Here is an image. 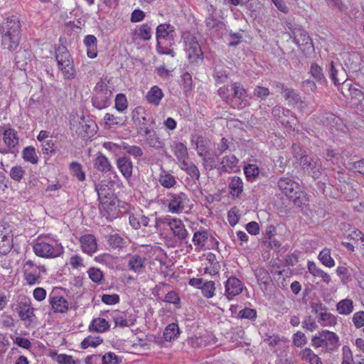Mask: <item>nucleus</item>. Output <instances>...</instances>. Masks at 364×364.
<instances>
[{
  "mask_svg": "<svg viewBox=\"0 0 364 364\" xmlns=\"http://www.w3.org/2000/svg\"><path fill=\"white\" fill-rule=\"evenodd\" d=\"M278 187L295 205L301 207L306 204V194L301 190L299 183L294 180L285 177L281 178L278 181Z\"/></svg>",
  "mask_w": 364,
  "mask_h": 364,
  "instance_id": "7ed1b4c3",
  "label": "nucleus"
},
{
  "mask_svg": "<svg viewBox=\"0 0 364 364\" xmlns=\"http://www.w3.org/2000/svg\"><path fill=\"white\" fill-rule=\"evenodd\" d=\"M308 270L314 277L321 278L325 283L328 284L331 282L330 275L318 268L315 262H308Z\"/></svg>",
  "mask_w": 364,
  "mask_h": 364,
  "instance_id": "c756f323",
  "label": "nucleus"
},
{
  "mask_svg": "<svg viewBox=\"0 0 364 364\" xmlns=\"http://www.w3.org/2000/svg\"><path fill=\"white\" fill-rule=\"evenodd\" d=\"M353 309V302L350 299H342L336 304V310L341 315L350 314Z\"/></svg>",
  "mask_w": 364,
  "mask_h": 364,
  "instance_id": "473e14b6",
  "label": "nucleus"
},
{
  "mask_svg": "<svg viewBox=\"0 0 364 364\" xmlns=\"http://www.w3.org/2000/svg\"><path fill=\"white\" fill-rule=\"evenodd\" d=\"M318 322L323 327H332L336 325L337 318L336 316L326 310L317 318Z\"/></svg>",
  "mask_w": 364,
  "mask_h": 364,
  "instance_id": "7c9ffc66",
  "label": "nucleus"
},
{
  "mask_svg": "<svg viewBox=\"0 0 364 364\" xmlns=\"http://www.w3.org/2000/svg\"><path fill=\"white\" fill-rule=\"evenodd\" d=\"M171 151L178 159H186L188 155L187 147L182 142L175 143L172 146Z\"/></svg>",
  "mask_w": 364,
  "mask_h": 364,
  "instance_id": "4c0bfd02",
  "label": "nucleus"
},
{
  "mask_svg": "<svg viewBox=\"0 0 364 364\" xmlns=\"http://www.w3.org/2000/svg\"><path fill=\"white\" fill-rule=\"evenodd\" d=\"M244 172L248 180H253L259 175V168L255 164L245 166Z\"/></svg>",
  "mask_w": 364,
  "mask_h": 364,
  "instance_id": "052dcab7",
  "label": "nucleus"
},
{
  "mask_svg": "<svg viewBox=\"0 0 364 364\" xmlns=\"http://www.w3.org/2000/svg\"><path fill=\"white\" fill-rule=\"evenodd\" d=\"M229 75L228 68L222 63L215 65L214 68L213 77L217 83L224 82Z\"/></svg>",
  "mask_w": 364,
  "mask_h": 364,
  "instance_id": "2f4dec72",
  "label": "nucleus"
},
{
  "mask_svg": "<svg viewBox=\"0 0 364 364\" xmlns=\"http://www.w3.org/2000/svg\"><path fill=\"white\" fill-rule=\"evenodd\" d=\"M103 339L100 336H91L86 337L81 343V347L82 348H87L88 347H97L101 343Z\"/></svg>",
  "mask_w": 364,
  "mask_h": 364,
  "instance_id": "09e8293b",
  "label": "nucleus"
},
{
  "mask_svg": "<svg viewBox=\"0 0 364 364\" xmlns=\"http://www.w3.org/2000/svg\"><path fill=\"white\" fill-rule=\"evenodd\" d=\"M176 32L174 26L169 23H160L156 28V49L160 55H167L174 60L176 53L171 48L174 44Z\"/></svg>",
  "mask_w": 364,
  "mask_h": 364,
  "instance_id": "f03ea898",
  "label": "nucleus"
},
{
  "mask_svg": "<svg viewBox=\"0 0 364 364\" xmlns=\"http://www.w3.org/2000/svg\"><path fill=\"white\" fill-rule=\"evenodd\" d=\"M301 324L304 329L310 331L311 332H313L318 328V325L316 324L315 319L311 316H305Z\"/></svg>",
  "mask_w": 364,
  "mask_h": 364,
  "instance_id": "bf43d9fd",
  "label": "nucleus"
},
{
  "mask_svg": "<svg viewBox=\"0 0 364 364\" xmlns=\"http://www.w3.org/2000/svg\"><path fill=\"white\" fill-rule=\"evenodd\" d=\"M110 324L104 318H94L89 325V331H95L98 333H105L109 330Z\"/></svg>",
  "mask_w": 364,
  "mask_h": 364,
  "instance_id": "393cba45",
  "label": "nucleus"
},
{
  "mask_svg": "<svg viewBox=\"0 0 364 364\" xmlns=\"http://www.w3.org/2000/svg\"><path fill=\"white\" fill-rule=\"evenodd\" d=\"M128 260L127 267L130 271L135 273H141L145 267L146 258L140 255H129L127 257Z\"/></svg>",
  "mask_w": 364,
  "mask_h": 364,
  "instance_id": "a211bd4d",
  "label": "nucleus"
},
{
  "mask_svg": "<svg viewBox=\"0 0 364 364\" xmlns=\"http://www.w3.org/2000/svg\"><path fill=\"white\" fill-rule=\"evenodd\" d=\"M49 301L55 313H65L68 310V301L63 296L53 292L49 296Z\"/></svg>",
  "mask_w": 364,
  "mask_h": 364,
  "instance_id": "6ab92c4d",
  "label": "nucleus"
},
{
  "mask_svg": "<svg viewBox=\"0 0 364 364\" xmlns=\"http://www.w3.org/2000/svg\"><path fill=\"white\" fill-rule=\"evenodd\" d=\"M244 285L242 282L235 277H229L225 284V294L228 299L242 293Z\"/></svg>",
  "mask_w": 364,
  "mask_h": 364,
  "instance_id": "2eb2a0df",
  "label": "nucleus"
},
{
  "mask_svg": "<svg viewBox=\"0 0 364 364\" xmlns=\"http://www.w3.org/2000/svg\"><path fill=\"white\" fill-rule=\"evenodd\" d=\"M23 279L30 286L40 284L41 279L40 269H24Z\"/></svg>",
  "mask_w": 364,
  "mask_h": 364,
  "instance_id": "c85d7f7f",
  "label": "nucleus"
},
{
  "mask_svg": "<svg viewBox=\"0 0 364 364\" xmlns=\"http://www.w3.org/2000/svg\"><path fill=\"white\" fill-rule=\"evenodd\" d=\"M160 223L167 224L172 231L173 235L179 240H185L188 237V232L181 220L176 218H172L171 217H166L163 218H155L154 226L156 228H158V225Z\"/></svg>",
  "mask_w": 364,
  "mask_h": 364,
  "instance_id": "1a4fd4ad",
  "label": "nucleus"
},
{
  "mask_svg": "<svg viewBox=\"0 0 364 364\" xmlns=\"http://www.w3.org/2000/svg\"><path fill=\"white\" fill-rule=\"evenodd\" d=\"M202 293L207 298H212L215 290V283L213 281L205 282L201 287Z\"/></svg>",
  "mask_w": 364,
  "mask_h": 364,
  "instance_id": "4d7b16f0",
  "label": "nucleus"
},
{
  "mask_svg": "<svg viewBox=\"0 0 364 364\" xmlns=\"http://www.w3.org/2000/svg\"><path fill=\"white\" fill-rule=\"evenodd\" d=\"M95 188L100 202L106 200L108 198V196L110 195L109 189L107 185L98 184L96 185Z\"/></svg>",
  "mask_w": 364,
  "mask_h": 364,
  "instance_id": "e2e57ef3",
  "label": "nucleus"
},
{
  "mask_svg": "<svg viewBox=\"0 0 364 364\" xmlns=\"http://www.w3.org/2000/svg\"><path fill=\"white\" fill-rule=\"evenodd\" d=\"M173 63L168 62L166 64H163L156 68L157 74L161 77H167L169 75V73L173 70Z\"/></svg>",
  "mask_w": 364,
  "mask_h": 364,
  "instance_id": "13d9d810",
  "label": "nucleus"
},
{
  "mask_svg": "<svg viewBox=\"0 0 364 364\" xmlns=\"http://www.w3.org/2000/svg\"><path fill=\"white\" fill-rule=\"evenodd\" d=\"M257 316V314L256 310L247 307L240 310L238 313V318L242 319H248L252 321H255Z\"/></svg>",
  "mask_w": 364,
  "mask_h": 364,
  "instance_id": "3c124183",
  "label": "nucleus"
},
{
  "mask_svg": "<svg viewBox=\"0 0 364 364\" xmlns=\"http://www.w3.org/2000/svg\"><path fill=\"white\" fill-rule=\"evenodd\" d=\"M103 119L105 124L109 127L122 125L124 124L122 117L116 116L111 113H106Z\"/></svg>",
  "mask_w": 364,
  "mask_h": 364,
  "instance_id": "8fccbe9b",
  "label": "nucleus"
},
{
  "mask_svg": "<svg viewBox=\"0 0 364 364\" xmlns=\"http://www.w3.org/2000/svg\"><path fill=\"white\" fill-rule=\"evenodd\" d=\"M319 161H304V164H300L305 172L311 175L314 178H318L321 174V165Z\"/></svg>",
  "mask_w": 364,
  "mask_h": 364,
  "instance_id": "b1692460",
  "label": "nucleus"
},
{
  "mask_svg": "<svg viewBox=\"0 0 364 364\" xmlns=\"http://www.w3.org/2000/svg\"><path fill=\"white\" fill-rule=\"evenodd\" d=\"M229 188L230 190V193L232 196H238L243 190V183L242 179L237 176L233 177L229 183Z\"/></svg>",
  "mask_w": 364,
  "mask_h": 364,
  "instance_id": "58836bf2",
  "label": "nucleus"
},
{
  "mask_svg": "<svg viewBox=\"0 0 364 364\" xmlns=\"http://www.w3.org/2000/svg\"><path fill=\"white\" fill-rule=\"evenodd\" d=\"M55 60L58 68L61 71L65 79L75 77V70L73 60L67 48L59 45L55 49Z\"/></svg>",
  "mask_w": 364,
  "mask_h": 364,
  "instance_id": "39448f33",
  "label": "nucleus"
},
{
  "mask_svg": "<svg viewBox=\"0 0 364 364\" xmlns=\"http://www.w3.org/2000/svg\"><path fill=\"white\" fill-rule=\"evenodd\" d=\"M13 247L11 230L6 223H0V255H6Z\"/></svg>",
  "mask_w": 364,
  "mask_h": 364,
  "instance_id": "ddd939ff",
  "label": "nucleus"
},
{
  "mask_svg": "<svg viewBox=\"0 0 364 364\" xmlns=\"http://www.w3.org/2000/svg\"><path fill=\"white\" fill-rule=\"evenodd\" d=\"M119 359L114 353L108 352L102 356V364H119Z\"/></svg>",
  "mask_w": 364,
  "mask_h": 364,
  "instance_id": "774afa93",
  "label": "nucleus"
},
{
  "mask_svg": "<svg viewBox=\"0 0 364 364\" xmlns=\"http://www.w3.org/2000/svg\"><path fill=\"white\" fill-rule=\"evenodd\" d=\"M292 343L296 347L301 348L307 343V338L301 331H297L292 336Z\"/></svg>",
  "mask_w": 364,
  "mask_h": 364,
  "instance_id": "864d4df0",
  "label": "nucleus"
},
{
  "mask_svg": "<svg viewBox=\"0 0 364 364\" xmlns=\"http://www.w3.org/2000/svg\"><path fill=\"white\" fill-rule=\"evenodd\" d=\"M318 259L327 267H333L335 265V262L331 256V250L328 248H324L320 252Z\"/></svg>",
  "mask_w": 364,
  "mask_h": 364,
  "instance_id": "a19ab883",
  "label": "nucleus"
},
{
  "mask_svg": "<svg viewBox=\"0 0 364 364\" xmlns=\"http://www.w3.org/2000/svg\"><path fill=\"white\" fill-rule=\"evenodd\" d=\"M80 244L82 250L89 255L96 252L97 245L94 235L88 234L80 237Z\"/></svg>",
  "mask_w": 364,
  "mask_h": 364,
  "instance_id": "aec40b11",
  "label": "nucleus"
},
{
  "mask_svg": "<svg viewBox=\"0 0 364 364\" xmlns=\"http://www.w3.org/2000/svg\"><path fill=\"white\" fill-rule=\"evenodd\" d=\"M25 175V170L20 166H15L11 168L10 177L16 181H20Z\"/></svg>",
  "mask_w": 364,
  "mask_h": 364,
  "instance_id": "69168bd1",
  "label": "nucleus"
},
{
  "mask_svg": "<svg viewBox=\"0 0 364 364\" xmlns=\"http://www.w3.org/2000/svg\"><path fill=\"white\" fill-rule=\"evenodd\" d=\"M309 73L317 82L325 81L323 69L316 63H312L310 67Z\"/></svg>",
  "mask_w": 364,
  "mask_h": 364,
  "instance_id": "c03bdc74",
  "label": "nucleus"
},
{
  "mask_svg": "<svg viewBox=\"0 0 364 364\" xmlns=\"http://www.w3.org/2000/svg\"><path fill=\"white\" fill-rule=\"evenodd\" d=\"M310 307L311 309V312L314 313L317 318L320 316V314H323L326 310H328L326 306L322 304L321 301L310 302Z\"/></svg>",
  "mask_w": 364,
  "mask_h": 364,
  "instance_id": "0e129e2a",
  "label": "nucleus"
},
{
  "mask_svg": "<svg viewBox=\"0 0 364 364\" xmlns=\"http://www.w3.org/2000/svg\"><path fill=\"white\" fill-rule=\"evenodd\" d=\"M181 38L184 43V50L191 63L203 60V53L196 38L190 31H183Z\"/></svg>",
  "mask_w": 364,
  "mask_h": 364,
  "instance_id": "423d86ee",
  "label": "nucleus"
},
{
  "mask_svg": "<svg viewBox=\"0 0 364 364\" xmlns=\"http://www.w3.org/2000/svg\"><path fill=\"white\" fill-rule=\"evenodd\" d=\"M330 77L333 82L334 85H338L343 83L346 81L345 75H343L342 77H339L338 75V70L336 69L334 63H331L330 66Z\"/></svg>",
  "mask_w": 364,
  "mask_h": 364,
  "instance_id": "680f3d73",
  "label": "nucleus"
},
{
  "mask_svg": "<svg viewBox=\"0 0 364 364\" xmlns=\"http://www.w3.org/2000/svg\"><path fill=\"white\" fill-rule=\"evenodd\" d=\"M83 43L87 49V55L89 58L93 59L97 56V39L94 35L85 36Z\"/></svg>",
  "mask_w": 364,
  "mask_h": 364,
  "instance_id": "4be33fe9",
  "label": "nucleus"
},
{
  "mask_svg": "<svg viewBox=\"0 0 364 364\" xmlns=\"http://www.w3.org/2000/svg\"><path fill=\"white\" fill-rule=\"evenodd\" d=\"M117 166L122 175L129 178L132 173L133 166L131 161H117Z\"/></svg>",
  "mask_w": 364,
  "mask_h": 364,
  "instance_id": "37998d69",
  "label": "nucleus"
},
{
  "mask_svg": "<svg viewBox=\"0 0 364 364\" xmlns=\"http://www.w3.org/2000/svg\"><path fill=\"white\" fill-rule=\"evenodd\" d=\"M87 273L90 279L95 283H100L103 278V274L98 268H90Z\"/></svg>",
  "mask_w": 364,
  "mask_h": 364,
  "instance_id": "338daca9",
  "label": "nucleus"
},
{
  "mask_svg": "<svg viewBox=\"0 0 364 364\" xmlns=\"http://www.w3.org/2000/svg\"><path fill=\"white\" fill-rule=\"evenodd\" d=\"M122 149L125 153L134 158L141 157L143 155L142 149L138 146L123 144Z\"/></svg>",
  "mask_w": 364,
  "mask_h": 364,
  "instance_id": "603ef678",
  "label": "nucleus"
},
{
  "mask_svg": "<svg viewBox=\"0 0 364 364\" xmlns=\"http://www.w3.org/2000/svg\"><path fill=\"white\" fill-rule=\"evenodd\" d=\"M208 233L206 230L198 231L194 233L193 242L196 246V249L200 250L205 245V242L208 240Z\"/></svg>",
  "mask_w": 364,
  "mask_h": 364,
  "instance_id": "ea45409f",
  "label": "nucleus"
},
{
  "mask_svg": "<svg viewBox=\"0 0 364 364\" xmlns=\"http://www.w3.org/2000/svg\"><path fill=\"white\" fill-rule=\"evenodd\" d=\"M35 254L41 257L54 258L63 252V246L57 242H48L38 239L33 247Z\"/></svg>",
  "mask_w": 364,
  "mask_h": 364,
  "instance_id": "6e6552de",
  "label": "nucleus"
},
{
  "mask_svg": "<svg viewBox=\"0 0 364 364\" xmlns=\"http://www.w3.org/2000/svg\"><path fill=\"white\" fill-rule=\"evenodd\" d=\"M283 97L289 105L300 104V109L306 107V103L301 99L299 95L292 88H287L282 93Z\"/></svg>",
  "mask_w": 364,
  "mask_h": 364,
  "instance_id": "bb28decb",
  "label": "nucleus"
},
{
  "mask_svg": "<svg viewBox=\"0 0 364 364\" xmlns=\"http://www.w3.org/2000/svg\"><path fill=\"white\" fill-rule=\"evenodd\" d=\"M311 345L314 348H323L324 353H333L336 351L339 346V337L333 332L328 330L318 331L312 336Z\"/></svg>",
  "mask_w": 364,
  "mask_h": 364,
  "instance_id": "20e7f679",
  "label": "nucleus"
},
{
  "mask_svg": "<svg viewBox=\"0 0 364 364\" xmlns=\"http://www.w3.org/2000/svg\"><path fill=\"white\" fill-rule=\"evenodd\" d=\"M181 86L183 87V90L186 94V95H188V93L192 90L193 88V79L192 75L189 73H184L181 76Z\"/></svg>",
  "mask_w": 364,
  "mask_h": 364,
  "instance_id": "a18cd8bd",
  "label": "nucleus"
},
{
  "mask_svg": "<svg viewBox=\"0 0 364 364\" xmlns=\"http://www.w3.org/2000/svg\"><path fill=\"white\" fill-rule=\"evenodd\" d=\"M180 166L185 170L193 180H198L200 177V171L198 167L191 161H179Z\"/></svg>",
  "mask_w": 364,
  "mask_h": 364,
  "instance_id": "72a5a7b5",
  "label": "nucleus"
},
{
  "mask_svg": "<svg viewBox=\"0 0 364 364\" xmlns=\"http://www.w3.org/2000/svg\"><path fill=\"white\" fill-rule=\"evenodd\" d=\"M180 333L179 327L177 323H171L164 329V338L166 341H171L178 337Z\"/></svg>",
  "mask_w": 364,
  "mask_h": 364,
  "instance_id": "f704fd0d",
  "label": "nucleus"
},
{
  "mask_svg": "<svg viewBox=\"0 0 364 364\" xmlns=\"http://www.w3.org/2000/svg\"><path fill=\"white\" fill-rule=\"evenodd\" d=\"M134 33L137 38L144 41H149L151 38L152 29L149 24L144 23L135 30Z\"/></svg>",
  "mask_w": 364,
  "mask_h": 364,
  "instance_id": "c9c22d12",
  "label": "nucleus"
},
{
  "mask_svg": "<svg viewBox=\"0 0 364 364\" xmlns=\"http://www.w3.org/2000/svg\"><path fill=\"white\" fill-rule=\"evenodd\" d=\"M108 242L112 248H122L125 244L124 239L118 234L109 235Z\"/></svg>",
  "mask_w": 364,
  "mask_h": 364,
  "instance_id": "5fc2aeb1",
  "label": "nucleus"
},
{
  "mask_svg": "<svg viewBox=\"0 0 364 364\" xmlns=\"http://www.w3.org/2000/svg\"><path fill=\"white\" fill-rule=\"evenodd\" d=\"M166 200L168 211L171 213L178 214L183 211L189 199L186 193L180 192L178 193H168Z\"/></svg>",
  "mask_w": 364,
  "mask_h": 364,
  "instance_id": "9d476101",
  "label": "nucleus"
},
{
  "mask_svg": "<svg viewBox=\"0 0 364 364\" xmlns=\"http://www.w3.org/2000/svg\"><path fill=\"white\" fill-rule=\"evenodd\" d=\"M133 120L139 125H145L146 124V113L145 109L139 106L132 112Z\"/></svg>",
  "mask_w": 364,
  "mask_h": 364,
  "instance_id": "e433bc0d",
  "label": "nucleus"
},
{
  "mask_svg": "<svg viewBox=\"0 0 364 364\" xmlns=\"http://www.w3.org/2000/svg\"><path fill=\"white\" fill-rule=\"evenodd\" d=\"M231 90L233 97V107L241 109L249 105L247 92L240 82H233L231 85Z\"/></svg>",
  "mask_w": 364,
  "mask_h": 364,
  "instance_id": "f8f14e48",
  "label": "nucleus"
},
{
  "mask_svg": "<svg viewBox=\"0 0 364 364\" xmlns=\"http://www.w3.org/2000/svg\"><path fill=\"white\" fill-rule=\"evenodd\" d=\"M100 210L102 217L105 218L107 220H113L117 218L119 215V209L113 201H101Z\"/></svg>",
  "mask_w": 364,
  "mask_h": 364,
  "instance_id": "f3484780",
  "label": "nucleus"
},
{
  "mask_svg": "<svg viewBox=\"0 0 364 364\" xmlns=\"http://www.w3.org/2000/svg\"><path fill=\"white\" fill-rule=\"evenodd\" d=\"M70 169L72 176L75 177L78 181H83L85 180V173L82 170V167L79 163L73 161L70 164Z\"/></svg>",
  "mask_w": 364,
  "mask_h": 364,
  "instance_id": "79ce46f5",
  "label": "nucleus"
},
{
  "mask_svg": "<svg viewBox=\"0 0 364 364\" xmlns=\"http://www.w3.org/2000/svg\"><path fill=\"white\" fill-rule=\"evenodd\" d=\"M3 141L8 148L14 149L19 141L17 132L12 128L5 129L3 133Z\"/></svg>",
  "mask_w": 364,
  "mask_h": 364,
  "instance_id": "a878e982",
  "label": "nucleus"
},
{
  "mask_svg": "<svg viewBox=\"0 0 364 364\" xmlns=\"http://www.w3.org/2000/svg\"><path fill=\"white\" fill-rule=\"evenodd\" d=\"M114 107L120 112H122L127 109L128 102L125 95L119 93L116 95Z\"/></svg>",
  "mask_w": 364,
  "mask_h": 364,
  "instance_id": "de8ad7c7",
  "label": "nucleus"
},
{
  "mask_svg": "<svg viewBox=\"0 0 364 364\" xmlns=\"http://www.w3.org/2000/svg\"><path fill=\"white\" fill-rule=\"evenodd\" d=\"M21 33L19 17L16 15L8 16L0 27L1 45L11 51L16 50L20 43Z\"/></svg>",
  "mask_w": 364,
  "mask_h": 364,
  "instance_id": "f257e3e1",
  "label": "nucleus"
},
{
  "mask_svg": "<svg viewBox=\"0 0 364 364\" xmlns=\"http://www.w3.org/2000/svg\"><path fill=\"white\" fill-rule=\"evenodd\" d=\"M272 115L277 118L281 124L286 127H291L296 116L289 109H285L280 106H275L272 109Z\"/></svg>",
  "mask_w": 364,
  "mask_h": 364,
  "instance_id": "4468645a",
  "label": "nucleus"
},
{
  "mask_svg": "<svg viewBox=\"0 0 364 364\" xmlns=\"http://www.w3.org/2000/svg\"><path fill=\"white\" fill-rule=\"evenodd\" d=\"M113 90V87L109 85L108 81H106L105 79H100L94 89L95 95L92 97L94 107L99 109L107 107L112 96Z\"/></svg>",
  "mask_w": 364,
  "mask_h": 364,
  "instance_id": "0eeeda50",
  "label": "nucleus"
},
{
  "mask_svg": "<svg viewBox=\"0 0 364 364\" xmlns=\"http://www.w3.org/2000/svg\"><path fill=\"white\" fill-rule=\"evenodd\" d=\"M159 181L162 186L166 188H170L176 183L175 178L172 175L165 172L160 174Z\"/></svg>",
  "mask_w": 364,
  "mask_h": 364,
  "instance_id": "49530a36",
  "label": "nucleus"
},
{
  "mask_svg": "<svg viewBox=\"0 0 364 364\" xmlns=\"http://www.w3.org/2000/svg\"><path fill=\"white\" fill-rule=\"evenodd\" d=\"M342 60L345 66L353 72L360 69L361 65V56L358 52H347L342 54Z\"/></svg>",
  "mask_w": 364,
  "mask_h": 364,
  "instance_id": "dca6fc26",
  "label": "nucleus"
},
{
  "mask_svg": "<svg viewBox=\"0 0 364 364\" xmlns=\"http://www.w3.org/2000/svg\"><path fill=\"white\" fill-rule=\"evenodd\" d=\"M254 272L261 289L263 291L267 289V286L272 282L268 271L263 267H257Z\"/></svg>",
  "mask_w": 364,
  "mask_h": 364,
  "instance_id": "5701e85b",
  "label": "nucleus"
},
{
  "mask_svg": "<svg viewBox=\"0 0 364 364\" xmlns=\"http://www.w3.org/2000/svg\"><path fill=\"white\" fill-rule=\"evenodd\" d=\"M294 43L304 54L314 50L313 41L309 33L304 29L296 28L293 31Z\"/></svg>",
  "mask_w": 364,
  "mask_h": 364,
  "instance_id": "9b49d317",
  "label": "nucleus"
},
{
  "mask_svg": "<svg viewBox=\"0 0 364 364\" xmlns=\"http://www.w3.org/2000/svg\"><path fill=\"white\" fill-rule=\"evenodd\" d=\"M298 355L301 360L307 362L309 364H315L321 360V358L309 347L300 350Z\"/></svg>",
  "mask_w": 364,
  "mask_h": 364,
  "instance_id": "cd10ccee",
  "label": "nucleus"
},
{
  "mask_svg": "<svg viewBox=\"0 0 364 364\" xmlns=\"http://www.w3.org/2000/svg\"><path fill=\"white\" fill-rule=\"evenodd\" d=\"M112 318L114 321L115 327L124 328L133 324V322H130V321L127 318L124 313L122 314L113 316Z\"/></svg>",
  "mask_w": 364,
  "mask_h": 364,
  "instance_id": "6e6d98bb",
  "label": "nucleus"
},
{
  "mask_svg": "<svg viewBox=\"0 0 364 364\" xmlns=\"http://www.w3.org/2000/svg\"><path fill=\"white\" fill-rule=\"evenodd\" d=\"M164 95L162 90L157 85L152 86L145 95V99L148 103L158 106L164 97Z\"/></svg>",
  "mask_w": 364,
  "mask_h": 364,
  "instance_id": "412c9836",
  "label": "nucleus"
}]
</instances>
